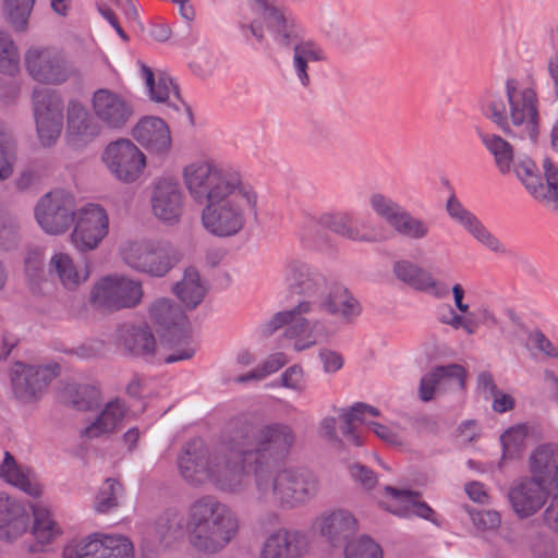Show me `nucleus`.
I'll return each mask as SVG.
<instances>
[{"instance_id": "obj_39", "label": "nucleus", "mask_w": 558, "mask_h": 558, "mask_svg": "<svg viewBox=\"0 0 558 558\" xmlns=\"http://www.w3.org/2000/svg\"><path fill=\"white\" fill-rule=\"evenodd\" d=\"M482 144L494 156L495 165L501 174L512 171L514 161L513 147L505 138L497 134L477 132Z\"/></svg>"}, {"instance_id": "obj_6", "label": "nucleus", "mask_w": 558, "mask_h": 558, "mask_svg": "<svg viewBox=\"0 0 558 558\" xmlns=\"http://www.w3.org/2000/svg\"><path fill=\"white\" fill-rule=\"evenodd\" d=\"M251 217L257 218V194L251 185L242 184L227 197L206 204L201 220L208 233L229 238L238 234Z\"/></svg>"}, {"instance_id": "obj_45", "label": "nucleus", "mask_w": 558, "mask_h": 558, "mask_svg": "<svg viewBox=\"0 0 558 558\" xmlns=\"http://www.w3.org/2000/svg\"><path fill=\"white\" fill-rule=\"evenodd\" d=\"M49 267L59 279H88L90 276L87 264H85L84 270L78 269L65 253L54 254L50 259Z\"/></svg>"}, {"instance_id": "obj_46", "label": "nucleus", "mask_w": 558, "mask_h": 558, "mask_svg": "<svg viewBox=\"0 0 558 558\" xmlns=\"http://www.w3.org/2000/svg\"><path fill=\"white\" fill-rule=\"evenodd\" d=\"M527 428L524 425L512 426L501 436L502 459H514L520 456L525 447Z\"/></svg>"}, {"instance_id": "obj_9", "label": "nucleus", "mask_w": 558, "mask_h": 558, "mask_svg": "<svg viewBox=\"0 0 558 558\" xmlns=\"http://www.w3.org/2000/svg\"><path fill=\"white\" fill-rule=\"evenodd\" d=\"M29 76L41 84L61 85L75 75V69L63 51L54 47H31L24 57Z\"/></svg>"}, {"instance_id": "obj_40", "label": "nucleus", "mask_w": 558, "mask_h": 558, "mask_svg": "<svg viewBox=\"0 0 558 558\" xmlns=\"http://www.w3.org/2000/svg\"><path fill=\"white\" fill-rule=\"evenodd\" d=\"M63 400L78 411H87L98 407L100 392L93 385L72 384L64 388Z\"/></svg>"}, {"instance_id": "obj_5", "label": "nucleus", "mask_w": 558, "mask_h": 558, "mask_svg": "<svg viewBox=\"0 0 558 558\" xmlns=\"http://www.w3.org/2000/svg\"><path fill=\"white\" fill-rule=\"evenodd\" d=\"M531 477L520 478L508 489V501L520 519L537 513L546 504L550 488H558V446H538L530 456Z\"/></svg>"}, {"instance_id": "obj_4", "label": "nucleus", "mask_w": 558, "mask_h": 558, "mask_svg": "<svg viewBox=\"0 0 558 558\" xmlns=\"http://www.w3.org/2000/svg\"><path fill=\"white\" fill-rule=\"evenodd\" d=\"M505 89L508 109L500 95L487 93L480 101L482 113L506 135L536 145L539 135V114L535 89H519L518 82L512 78L507 80Z\"/></svg>"}, {"instance_id": "obj_25", "label": "nucleus", "mask_w": 558, "mask_h": 558, "mask_svg": "<svg viewBox=\"0 0 558 558\" xmlns=\"http://www.w3.org/2000/svg\"><path fill=\"white\" fill-rule=\"evenodd\" d=\"M449 217L469 232L478 243L489 251L506 254V246L496 238L461 202L451 195L446 204Z\"/></svg>"}, {"instance_id": "obj_11", "label": "nucleus", "mask_w": 558, "mask_h": 558, "mask_svg": "<svg viewBox=\"0 0 558 558\" xmlns=\"http://www.w3.org/2000/svg\"><path fill=\"white\" fill-rule=\"evenodd\" d=\"M292 289L296 293H304L308 299H315L319 294L320 307L330 315L340 316L345 323H352L362 313L360 302L339 282L319 286L313 281H298Z\"/></svg>"}, {"instance_id": "obj_27", "label": "nucleus", "mask_w": 558, "mask_h": 558, "mask_svg": "<svg viewBox=\"0 0 558 558\" xmlns=\"http://www.w3.org/2000/svg\"><path fill=\"white\" fill-rule=\"evenodd\" d=\"M142 76L145 78L148 95L151 101L167 105L169 109L181 111L182 109L191 114L190 108L180 96L178 86L171 76L165 72H158L157 81L155 73L146 64L141 65Z\"/></svg>"}, {"instance_id": "obj_31", "label": "nucleus", "mask_w": 558, "mask_h": 558, "mask_svg": "<svg viewBox=\"0 0 558 558\" xmlns=\"http://www.w3.org/2000/svg\"><path fill=\"white\" fill-rule=\"evenodd\" d=\"M319 533L333 546L347 541L356 531L357 522L352 513L338 509L323 513L315 522Z\"/></svg>"}, {"instance_id": "obj_42", "label": "nucleus", "mask_w": 558, "mask_h": 558, "mask_svg": "<svg viewBox=\"0 0 558 558\" xmlns=\"http://www.w3.org/2000/svg\"><path fill=\"white\" fill-rule=\"evenodd\" d=\"M33 515V534L40 544H48L61 534V530L47 508L34 506Z\"/></svg>"}, {"instance_id": "obj_24", "label": "nucleus", "mask_w": 558, "mask_h": 558, "mask_svg": "<svg viewBox=\"0 0 558 558\" xmlns=\"http://www.w3.org/2000/svg\"><path fill=\"white\" fill-rule=\"evenodd\" d=\"M184 195L179 182L171 179L159 180L153 190L151 208L154 215L168 225L180 221L183 214Z\"/></svg>"}, {"instance_id": "obj_43", "label": "nucleus", "mask_w": 558, "mask_h": 558, "mask_svg": "<svg viewBox=\"0 0 558 558\" xmlns=\"http://www.w3.org/2000/svg\"><path fill=\"white\" fill-rule=\"evenodd\" d=\"M512 171L532 196L543 191L538 169L531 158H518L517 161H513Z\"/></svg>"}, {"instance_id": "obj_14", "label": "nucleus", "mask_w": 558, "mask_h": 558, "mask_svg": "<svg viewBox=\"0 0 558 558\" xmlns=\"http://www.w3.org/2000/svg\"><path fill=\"white\" fill-rule=\"evenodd\" d=\"M120 253L129 267L151 277H165L177 263L174 257L150 241L125 242Z\"/></svg>"}, {"instance_id": "obj_53", "label": "nucleus", "mask_w": 558, "mask_h": 558, "mask_svg": "<svg viewBox=\"0 0 558 558\" xmlns=\"http://www.w3.org/2000/svg\"><path fill=\"white\" fill-rule=\"evenodd\" d=\"M19 222L15 218L0 214V247L10 250L17 244Z\"/></svg>"}, {"instance_id": "obj_57", "label": "nucleus", "mask_w": 558, "mask_h": 558, "mask_svg": "<svg viewBox=\"0 0 558 558\" xmlns=\"http://www.w3.org/2000/svg\"><path fill=\"white\" fill-rule=\"evenodd\" d=\"M350 473L353 480L359 483L363 489L369 490L377 484V476L365 465L353 464L350 466Z\"/></svg>"}, {"instance_id": "obj_37", "label": "nucleus", "mask_w": 558, "mask_h": 558, "mask_svg": "<svg viewBox=\"0 0 558 558\" xmlns=\"http://www.w3.org/2000/svg\"><path fill=\"white\" fill-rule=\"evenodd\" d=\"M0 477L32 497L41 495V487L31 472L19 468L9 452L4 453L3 462L0 465Z\"/></svg>"}, {"instance_id": "obj_36", "label": "nucleus", "mask_w": 558, "mask_h": 558, "mask_svg": "<svg viewBox=\"0 0 558 558\" xmlns=\"http://www.w3.org/2000/svg\"><path fill=\"white\" fill-rule=\"evenodd\" d=\"M319 225L329 231L356 242H369L372 239L362 233L354 225V216L349 211L325 213L319 217Z\"/></svg>"}, {"instance_id": "obj_19", "label": "nucleus", "mask_w": 558, "mask_h": 558, "mask_svg": "<svg viewBox=\"0 0 558 558\" xmlns=\"http://www.w3.org/2000/svg\"><path fill=\"white\" fill-rule=\"evenodd\" d=\"M102 159L111 173L126 183L137 180L145 167L144 154L130 140L110 143Z\"/></svg>"}, {"instance_id": "obj_18", "label": "nucleus", "mask_w": 558, "mask_h": 558, "mask_svg": "<svg viewBox=\"0 0 558 558\" xmlns=\"http://www.w3.org/2000/svg\"><path fill=\"white\" fill-rule=\"evenodd\" d=\"M312 311V302L310 300L300 301L293 308L278 312L266 324L268 332H274L284 327V337L294 340L293 348L295 351H303L316 343L313 335L308 331V320L302 315Z\"/></svg>"}, {"instance_id": "obj_52", "label": "nucleus", "mask_w": 558, "mask_h": 558, "mask_svg": "<svg viewBox=\"0 0 558 558\" xmlns=\"http://www.w3.org/2000/svg\"><path fill=\"white\" fill-rule=\"evenodd\" d=\"M14 142L0 124V181L13 173Z\"/></svg>"}, {"instance_id": "obj_48", "label": "nucleus", "mask_w": 558, "mask_h": 558, "mask_svg": "<svg viewBox=\"0 0 558 558\" xmlns=\"http://www.w3.org/2000/svg\"><path fill=\"white\" fill-rule=\"evenodd\" d=\"M122 492V486L113 478H107L95 499V510L99 513H107L118 507V495Z\"/></svg>"}, {"instance_id": "obj_12", "label": "nucleus", "mask_w": 558, "mask_h": 558, "mask_svg": "<svg viewBox=\"0 0 558 558\" xmlns=\"http://www.w3.org/2000/svg\"><path fill=\"white\" fill-rule=\"evenodd\" d=\"M75 210L74 196L64 190H54L38 201L34 213L38 226L45 233L59 235L72 227Z\"/></svg>"}, {"instance_id": "obj_30", "label": "nucleus", "mask_w": 558, "mask_h": 558, "mask_svg": "<svg viewBox=\"0 0 558 558\" xmlns=\"http://www.w3.org/2000/svg\"><path fill=\"white\" fill-rule=\"evenodd\" d=\"M29 517L25 507L16 499L0 493V537L13 541L28 529Z\"/></svg>"}, {"instance_id": "obj_63", "label": "nucleus", "mask_w": 558, "mask_h": 558, "mask_svg": "<svg viewBox=\"0 0 558 558\" xmlns=\"http://www.w3.org/2000/svg\"><path fill=\"white\" fill-rule=\"evenodd\" d=\"M409 286L416 291L427 292L437 298L448 294V289L440 287L441 281H405Z\"/></svg>"}, {"instance_id": "obj_26", "label": "nucleus", "mask_w": 558, "mask_h": 558, "mask_svg": "<svg viewBox=\"0 0 558 558\" xmlns=\"http://www.w3.org/2000/svg\"><path fill=\"white\" fill-rule=\"evenodd\" d=\"M114 343L125 354L136 357H153L156 338L147 325L122 324L114 333Z\"/></svg>"}, {"instance_id": "obj_60", "label": "nucleus", "mask_w": 558, "mask_h": 558, "mask_svg": "<svg viewBox=\"0 0 558 558\" xmlns=\"http://www.w3.org/2000/svg\"><path fill=\"white\" fill-rule=\"evenodd\" d=\"M288 363V357L282 352H277L271 355H269L260 365V372L263 373L262 376L265 378L276 372H278L280 368H282Z\"/></svg>"}, {"instance_id": "obj_1", "label": "nucleus", "mask_w": 558, "mask_h": 558, "mask_svg": "<svg viewBox=\"0 0 558 558\" xmlns=\"http://www.w3.org/2000/svg\"><path fill=\"white\" fill-rule=\"evenodd\" d=\"M296 433L283 422L256 424L250 451L256 457L247 460L253 473V500L263 507L277 506L294 509L315 497L320 484L317 476L305 468L289 466L271 474L267 465L284 460L296 445Z\"/></svg>"}, {"instance_id": "obj_17", "label": "nucleus", "mask_w": 558, "mask_h": 558, "mask_svg": "<svg viewBox=\"0 0 558 558\" xmlns=\"http://www.w3.org/2000/svg\"><path fill=\"white\" fill-rule=\"evenodd\" d=\"M142 298L141 281H97L89 301L95 308L118 311L136 306Z\"/></svg>"}, {"instance_id": "obj_13", "label": "nucleus", "mask_w": 558, "mask_h": 558, "mask_svg": "<svg viewBox=\"0 0 558 558\" xmlns=\"http://www.w3.org/2000/svg\"><path fill=\"white\" fill-rule=\"evenodd\" d=\"M32 99L39 142L50 147L63 128V100L56 90L47 88L34 89Z\"/></svg>"}, {"instance_id": "obj_64", "label": "nucleus", "mask_w": 558, "mask_h": 558, "mask_svg": "<svg viewBox=\"0 0 558 558\" xmlns=\"http://www.w3.org/2000/svg\"><path fill=\"white\" fill-rule=\"evenodd\" d=\"M544 524L558 534V494L555 495L543 512Z\"/></svg>"}, {"instance_id": "obj_50", "label": "nucleus", "mask_w": 558, "mask_h": 558, "mask_svg": "<svg viewBox=\"0 0 558 558\" xmlns=\"http://www.w3.org/2000/svg\"><path fill=\"white\" fill-rule=\"evenodd\" d=\"M541 46L547 58V73L553 76L558 73V27H546L541 35Z\"/></svg>"}, {"instance_id": "obj_56", "label": "nucleus", "mask_w": 558, "mask_h": 558, "mask_svg": "<svg viewBox=\"0 0 558 558\" xmlns=\"http://www.w3.org/2000/svg\"><path fill=\"white\" fill-rule=\"evenodd\" d=\"M543 169L546 183L542 182L543 191L537 192V195L533 196L537 201H541L539 194L548 196V194H553L558 191V169L548 158L544 160Z\"/></svg>"}, {"instance_id": "obj_61", "label": "nucleus", "mask_w": 558, "mask_h": 558, "mask_svg": "<svg viewBox=\"0 0 558 558\" xmlns=\"http://www.w3.org/2000/svg\"><path fill=\"white\" fill-rule=\"evenodd\" d=\"M241 34L246 41L254 39L256 43L262 44L265 39V32L263 25L258 21L240 24Z\"/></svg>"}, {"instance_id": "obj_54", "label": "nucleus", "mask_w": 558, "mask_h": 558, "mask_svg": "<svg viewBox=\"0 0 558 558\" xmlns=\"http://www.w3.org/2000/svg\"><path fill=\"white\" fill-rule=\"evenodd\" d=\"M280 385L296 393H302L306 389L305 373L300 365L288 367L280 376Z\"/></svg>"}, {"instance_id": "obj_59", "label": "nucleus", "mask_w": 558, "mask_h": 558, "mask_svg": "<svg viewBox=\"0 0 558 558\" xmlns=\"http://www.w3.org/2000/svg\"><path fill=\"white\" fill-rule=\"evenodd\" d=\"M471 515L474 523L485 530L497 529L501 523L500 514L495 510H483Z\"/></svg>"}, {"instance_id": "obj_10", "label": "nucleus", "mask_w": 558, "mask_h": 558, "mask_svg": "<svg viewBox=\"0 0 558 558\" xmlns=\"http://www.w3.org/2000/svg\"><path fill=\"white\" fill-rule=\"evenodd\" d=\"M368 204L373 213L400 236L417 241L429 234V226L425 220L413 216L390 196L380 192L372 193Z\"/></svg>"}, {"instance_id": "obj_41", "label": "nucleus", "mask_w": 558, "mask_h": 558, "mask_svg": "<svg viewBox=\"0 0 558 558\" xmlns=\"http://www.w3.org/2000/svg\"><path fill=\"white\" fill-rule=\"evenodd\" d=\"M171 290L185 308L194 310L204 300L209 286L207 281H177Z\"/></svg>"}, {"instance_id": "obj_51", "label": "nucleus", "mask_w": 558, "mask_h": 558, "mask_svg": "<svg viewBox=\"0 0 558 558\" xmlns=\"http://www.w3.org/2000/svg\"><path fill=\"white\" fill-rule=\"evenodd\" d=\"M344 554L345 558H383L379 545L366 535L348 543Z\"/></svg>"}, {"instance_id": "obj_28", "label": "nucleus", "mask_w": 558, "mask_h": 558, "mask_svg": "<svg viewBox=\"0 0 558 558\" xmlns=\"http://www.w3.org/2000/svg\"><path fill=\"white\" fill-rule=\"evenodd\" d=\"M133 137L150 154L166 155L171 148L167 123L158 117H144L133 129Z\"/></svg>"}, {"instance_id": "obj_33", "label": "nucleus", "mask_w": 558, "mask_h": 558, "mask_svg": "<svg viewBox=\"0 0 558 558\" xmlns=\"http://www.w3.org/2000/svg\"><path fill=\"white\" fill-rule=\"evenodd\" d=\"M385 493L390 497V500L388 502L380 501V505L393 514L400 517L416 514L417 517L428 520L434 512L428 505L417 500V493L397 489L391 486H386Z\"/></svg>"}, {"instance_id": "obj_55", "label": "nucleus", "mask_w": 558, "mask_h": 558, "mask_svg": "<svg viewBox=\"0 0 558 558\" xmlns=\"http://www.w3.org/2000/svg\"><path fill=\"white\" fill-rule=\"evenodd\" d=\"M397 279H430L432 275L418 264L409 260H397L392 267Z\"/></svg>"}, {"instance_id": "obj_44", "label": "nucleus", "mask_w": 558, "mask_h": 558, "mask_svg": "<svg viewBox=\"0 0 558 558\" xmlns=\"http://www.w3.org/2000/svg\"><path fill=\"white\" fill-rule=\"evenodd\" d=\"M282 275L286 279H315L325 277V274L317 264L302 257L287 258L282 266Z\"/></svg>"}, {"instance_id": "obj_49", "label": "nucleus", "mask_w": 558, "mask_h": 558, "mask_svg": "<svg viewBox=\"0 0 558 558\" xmlns=\"http://www.w3.org/2000/svg\"><path fill=\"white\" fill-rule=\"evenodd\" d=\"M20 56L11 36L0 32V72L13 75L19 69Z\"/></svg>"}, {"instance_id": "obj_47", "label": "nucleus", "mask_w": 558, "mask_h": 558, "mask_svg": "<svg viewBox=\"0 0 558 558\" xmlns=\"http://www.w3.org/2000/svg\"><path fill=\"white\" fill-rule=\"evenodd\" d=\"M35 0H4L8 20L17 32H24Z\"/></svg>"}, {"instance_id": "obj_58", "label": "nucleus", "mask_w": 558, "mask_h": 558, "mask_svg": "<svg viewBox=\"0 0 558 558\" xmlns=\"http://www.w3.org/2000/svg\"><path fill=\"white\" fill-rule=\"evenodd\" d=\"M367 426L374 432V434L377 437H379L387 444H390L392 446H401L403 444L401 435L398 432L389 428L388 426H385L376 422H369L367 423Z\"/></svg>"}, {"instance_id": "obj_34", "label": "nucleus", "mask_w": 558, "mask_h": 558, "mask_svg": "<svg viewBox=\"0 0 558 558\" xmlns=\"http://www.w3.org/2000/svg\"><path fill=\"white\" fill-rule=\"evenodd\" d=\"M291 66L299 83L303 87L311 84V70L312 65L327 60L325 50L316 41L311 40L307 44L296 48L292 51Z\"/></svg>"}, {"instance_id": "obj_35", "label": "nucleus", "mask_w": 558, "mask_h": 558, "mask_svg": "<svg viewBox=\"0 0 558 558\" xmlns=\"http://www.w3.org/2000/svg\"><path fill=\"white\" fill-rule=\"evenodd\" d=\"M128 409L120 399L108 402L99 416L84 429L87 438H96L114 432L122 423Z\"/></svg>"}, {"instance_id": "obj_29", "label": "nucleus", "mask_w": 558, "mask_h": 558, "mask_svg": "<svg viewBox=\"0 0 558 558\" xmlns=\"http://www.w3.org/2000/svg\"><path fill=\"white\" fill-rule=\"evenodd\" d=\"M99 134V126L86 108L77 101L68 107L66 141L74 148H81Z\"/></svg>"}, {"instance_id": "obj_32", "label": "nucleus", "mask_w": 558, "mask_h": 558, "mask_svg": "<svg viewBox=\"0 0 558 558\" xmlns=\"http://www.w3.org/2000/svg\"><path fill=\"white\" fill-rule=\"evenodd\" d=\"M465 379V371L458 364L438 366L422 377L418 388L420 399L428 402L434 398L438 387L456 386L463 388Z\"/></svg>"}, {"instance_id": "obj_62", "label": "nucleus", "mask_w": 558, "mask_h": 558, "mask_svg": "<svg viewBox=\"0 0 558 558\" xmlns=\"http://www.w3.org/2000/svg\"><path fill=\"white\" fill-rule=\"evenodd\" d=\"M530 340L544 354L549 357L558 359V348L541 331H534L530 335Z\"/></svg>"}, {"instance_id": "obj_21", "label": "nucleus", "mask_w": 558, "mask_h": 558, "mask_svg": "<svg viewBox=\"0 0 558 558\" xmlns=\"http://www.w3.org/2000/svg\"><path fill=\"white\" fill-rule=\"evenodd\" d=\"M56 376L54 366L15 363L11 373L13 393L22 402L35 401Z\"/></svg>"}, {"instance_id": "obj_16", "label": "nucleus", "mask_w": 558, "mask_h": 558, "mask_svg": "<svg viewBox=\"0 0 558 558\" xmlns=\"http://www.w3.org/2000/svg\"><path fill=\"white\" fill-rule=\"evenodd\" d=\"M148 316L162 341L173 343L187 338L189 318L172 300L160 298L154 301L148 307Z\"/></svg>"}, {"instance_id": "obj_22", "label": "nucleus", "mask_w": 558, "mask_h": 558, "mask_svg": "<svg viewBox=\"0 0 558 558\" xmlns=\"http://www.w3.org/2000/svg\"><path fill=\"white\" fill-rule=\"evenodd\" d=\"M308 550V538L300 530L278 527L263 541L258 558H303Z\"/></svg>"}, {"instance_id": "obj_7", "label": "nucleus", "mask_w": 558, "mask_h": 558, "mask_svg": "<svg viewBox=\"0 0 558 558\" xmlns=\"http://www.w3.org/2000/svg\"><path fill=\"white\" fill-rule=\"evenodd\" d=\"M183 180L191 197L198 204L227 197L242 185L236 171L209 161H195L183 169Z\"/></svg>"}, {"instance_id": "obj_15", "label": "nucleus", "mask_w": 558, "mask_h": 558, "mask_svg": "<svg viewBox=\"0 0 558 558\" xmlns=\"http://www.w3.org/2000/svg\"><path fill=\"white\" fill-rule=\"evenodd\" d=\"M64 558H134L132 542L121 534L92 533L63 549Z\"/></svg>"}, {"instance_id": "obj_23", "label": "nucleus", "mask_w": 558, "mask_h": 558, "mask_svg": "<svg viewBox=\"0 0 558 558\" xmlns=\"http://www.w3.org/2000/svg\"><path fill=\"white\" fill-rule=\"evenodd\" d=\"M94 114L109 129H122L133 116V107L122 95L99 88L92 97Z\"/></svg>"}, {"instance_id": "obj_2", "label": "nucleus", "mask_w": 558, "mask_h": 558, "mask_svg": "<svg viewBox=\"0 0 558 558\" xmlns=\"http://www.w3.org/2000/svg\"><path fill=\"white\" fill-rule=\"evenodd\" d=\"M255 426L252 420L233 417L215 447L209 449L198 440L187 442L178 457L182 480L195 488L209 484L223 494L243 493L250 483L247 460L256 457L250 451Z\"/></svg>"}, {"instance_id": "obj_38", "label": "nucleus", "mask_w": 558, "mask_h": 558, "mask_svg": "<svg viewBox=\"0 0 558 558\" xmlns=\"http://www.w3.org/2000/svg\"><path fill=\"white\" fill-rule=\"evenodd\" d=\"M379 414L380 412L377 408L363 402H356L350 409H340L339 418L342 422L340 430L348 442L354 446H361L362 441L355 433L354 423L361 422L367 425L368 422L365 420L366 415L379 416Z\"/></svg>"}, {"instance_id": "obj_3", "label": "nucleus", "mask_w": 558, "mask_h": 558, "mask_svg": "<svg viewBox=\"0 0 558 558\" xmlns=\"http://www.w3.org/2000/svg\"><path fill=\"white\" fill-rule=\"evenodd\" d=\"M187 531L191 546L204 554L225 549L239 534L238 513L214 495H202L186 508V520L175 508L163 510L155 520L154 535L165 547L173 544Z\"/></svg>"}, {"instance_id": "obj_20", "label": "nucleus", "mask_w": 558, "mask_h": 558, "mask_svg": "<svg viewBox=\"0 0 558 558\" xmlns=\"http://www.w3.org/2000/svg\"><path fill=\"white\" fill-rule=\"evenodd\" d=\"M109 220L106 210L95 204L82 207L71 239L80 251L96 248L108 233Z\"/></svg>"}, {"instance_id": "obj_8", "label": "nucleus", "mask_w": 558, "mask_h": 558, "mask_svg": "<svg viewBox=\"0 0 558 558\" xmlns=\"http://www.w3.org/2000/svg\"><path fill=\"white\" fill-rule=\"evenodd\" d=\"M250 8L260 15L277 46L287 50L307 44L312 39L305 38V29L286 9L277 4V0H247Z\"/></svg>"}]
</instances>
